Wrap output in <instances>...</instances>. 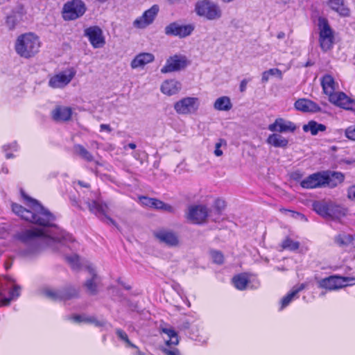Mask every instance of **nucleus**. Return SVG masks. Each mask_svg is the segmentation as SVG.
<instances>
[{"instance_id":"obj_1","label":"nucleus","mask_w":355,"mask_h":355,"mask_svg":"<svg viewBox=\"0 0 355 355\" xmlns=\"http://www.w3.org/2000/svg\"><path fill=\"white\" fill-rule=\"evenodd\" d=\"M23 198L27 201L29 209L21 205L12 203V211L22 219L41 226L42 228L24 230L18 232L16 239L28 247L27 254H33L39 251L44 245L54 250H59L64 245V238L59 227L53 223L55 216L39 202L22 193Z\"/></svg>"},{"instance_id":"obj_2","label":"nucleus","mask_w":355,"mask_h":355,"mask_svg":"<svg viewBox=\"0 0 355 355\" xmlns=\"http://www.w3.org/2000/svg\"><path fill=\"white\" fill-rule=\"evenodd\" d=\"M321 85L323 92L329 96L331 103L343 109L355 111V101L349 98L343 92H335L337 83L329 74L324 75L321 78Z\"/></svg>"},{"instance_id":"obj_3","label":"nucleus","mask_w":355,"mask_h":355,"mask_svg":"<svg viewBox=\"0 0 355 355\" xmlns=\"http://www.w3.org/2000/svg\"><path fill=\"white\" fill-rule=\"evenodd\" d=\"M41 47V42L37 35L33 33L21 34L17 37L15 50L21 58H31L34 57Z\"/></svg>"},{"instance_id":"obj_4","label":"nucleus","mask_w":355,"mask_h":355,"mask_svg":"<svg viewBox=\"0 0 355 355\" xmlns=\"http://www.w3.org/2000/svg\"><path fill=\"white\" fill-rule=\"evenodd\" d=\"M85 202L92 213L103 217L102 220L107 224L116 226V222L107 216L110 211L109 205L103 200L99 193L91 192L90 196L85 200Z\"/></svg>"},{"instance_id":"obj_5","label":"nucleus","mask_w":355,"mask_h":355,"mask_svg":"<svg viewBox=\"0 0 355 355\" xmlns=\"http://www.w3.org/2000/svg\"><path fill=\"white\" fill-rule=\"evenodd\" d=\"M195 12L199 17L209 21H216L223 16L219 4L211 0H198L195 5Z\"/></svg>"},{"instance_id":"obj_6","label":"nucleus","mask_w":355,"mask_h":355,"mask_svg":"<svg viewBox=\"0 0 355 355\" xmlns=\"http://www.w3.org/2000/svg\"><path fill=\"white\" fill-rule=\"evenodd\" d=\"M319 44L321 49L327 52L333 48L335 36L328 20L324 17L318 18Z\"/></svg>"},{"instance_id":"obj_7","label":"nucleus","mask_w":355,"mask_h":355,"mask_svg":"<svg viewBox=\"0 0 355 355\" xmlns=\"http://www.w3.org/2000/svg\"><path fill=\"white\" fill-rule=\"evenodd\" d=\"M208 217L212 219V211H209L206 206L202 205H191L186 212V218L193 224L205 223Z\"/></svg>"},{"instance_id":"obj_8","label":"nucleus","mask_w":355,"mask_h":355,"mask_svg":"<svg viewBox=\"0 0 355 355\" xmlns=\"http://www.w3.org/2000/svg\"><path fill=\"white\" fill-rule=\"evenodd\" d=\"M85 10V5L81 0H72L64 5L62 17L67 21L74 20L83 16Z\"/></svg>"},{"instance_id":"obj_9","label":"nucleus","mask_w":355,"mask_h":355,"mask_svg":"<svg viewBox=\"0 0 355 355\" xmlns=\"http://www.w3.org/2000/svg\"><path fill=\"white\" fill-rule=\"evenodd\" d=\"M200 101L196 97H184L174 104V110L179 114L195 113L199 108Z\"/></svg>"},{"instance_id":"obj_10","label":"nucleus","mask_w":355,"mask_h":355,"mask_svg":"<svg viewBox=\"0 0 355 355\" xmlns=\"http://www.w3.org/2000/svg\"><path fill=\"white\" fill-rule=\"evenodd\" d=\"M76 73L73 68L61 71L50 78L49 85L54 89L63 88L71 81Z\"/></svg>"},{"instance_id":"obj_11","label":"nucleus","mask_w":355,"mask_h":355,"mask_svg":"<svg viewBox=\"0 0 355 355\" xmlns=\"http://www.w3.org/2000/svg\"><path fill=\"white\" fill-rule=\"evenodd\" d=\"M194 28L195 26L193 24H180L178 22H173L165 27L164 33L166 35L184 38L189 36Z\"/></svg>"},{"instance_id":"obj_12","label":"nucleus","mask_w":355,"mask_h":355,"mask_svg":"<svg viewBox=\"0 0 355 355\" xmlns=\"http://www.w3.org/2000/svg\"><path fill=\"white\" fill-rule=\"evenodd\" d=\"M187 64L188 61L186 56L174 55L166 60L165 65L161 69V72L162 73H167L180 71L184 69Z\"/></svg>"},{"instance_id":"obj_13","label":"nucleus","mask_w":355,"mask_h":355,"mask_svg":"<svg viewBox=\"0 0 355 355\" xmlns=\"http://www.w3.org/2000/svg\"><path fill=\"white\" fill-rule=\"evenodd\" d=\"M43 295L51 300H67L78 295V291L74 288H67L62 290L45 288L42 291Z\"/></svg>"},{"instance_id":"obj_14","label":"nucleus","mask_w":355,"mask_h":355,"mask_svg":"<svg viewBox=\"0 0 355 355\" xmlns=\"http://www.w3.org/2000/svg\"><path fill=\"white\" fill-rule=\"evenodd\" d=\"M355 284L354 278L343 277L339 276H331L325 278L320 282L322 288L329 290H336L342 287Z\"/></svg>"},{"instance_id":"obj_15","label":"nucleus","mask_w":355,"mask_h":355,"mask_svg":"<svg viewBox=\"0 0 355 355\" xmlns=\"http://www.w3.org/2000/svg\"><path fill=\"white\" fill-rule=\"evenodd\" d=\"M159 10V6L157 4L153 5L146 10L140 17L137 18L133 21V26L137 28L141 29L146 28L154 21Z\"/></svg>"},{"instance_id":"obj_16","label":"nucleus","mask_w":355,"mask_h":355,"mask_svg":"<svg viewBox=\"0 0 355 355\" xmlns=\"http://www.w3.org/2000/svg\"><path fill=\"white\" fill-rule=\"evenodd\" d=\"M155 238L161 243L167 246L175 247L179 244L178 235L173 231L167 229H160L153 232Z\"/></svg>"},{"instance_id":"obj_17","label":"nucleus","mask_w":355,"mask_h":355,"mask_svg":"<svg viewBox=\"0 0 355 355\" xmlns=\"http://www.w3.org/2000/svg\"><path fill=\"white\" fill-rule=\"evenodd\" d=\"M296 128L294 123L283 118H277L268 125V129L272 132L286 133L293 132Z\"/></svg>"},{"instance_id":"obj_18","label":"nucleus","mask_w":355,"mask_h":355,"mask_svg":"<svg viewBox=\"0 0 355 355\" xmlns=\"http://www.w3.org/2000/svg\"><path fill=\"white\" fill-rule=\"evenodd\" d=\"M85 35L88 37L94 48L102 47L105 42L102 30L98 26H91L85 30Z\"/></svg>"},{"instance_id":"obj_19","label":"nucleus","mask_w":355,"mask_h":355,"mask_svg":"<svg viewBox=\"0 0 355 355\" xmlns=\"http://www.w3.org/2000/svg\"><path fill=\"white\" fill-rule=\"evenodd\" d=\"M322 172H318L310 175L300 182V185L304 189H311L325 187Z\"/></svg>"},{"instance_id":"obj_20","label":"nucleus","mask_w":355,"mask_h":355,"mask_svg":"<svg viewBox=\"0 0 355 355\" xmlns=\"http://www.w3.org/2000/svg\"><path fill=\"white\" fill-rule=\"evenodd\" d=\"M86 267L91 275V278L86 280L84 286L87 288V292L92 295H95L98 292V286L100 283V279L96 272L94 267L92 264H88Z\"/></svg>"},{"instance_id":"obj_21","label":"nucleus","mask_w":355,"mask_h":355,"mask_svg":"<svg viewBox=\"0 0 355 355\" xmlns=\"http://www.w3.org/2000/svg\"><path fill=\"white\" fill-rule=\"evenodd\" d=\"M181 89V83L175 79L164 80L160 87L161 92L168 96L178 94Z\"/></svg>"},{"instance_id":"obj_22","label":"nucleus","mask_w":355,"mask_h":355,"mask_svg":"<svg viewBox=\"0 0 355 355\" xmlns=\"http://www.w3.org/2000/svg\"><path fill=\"white\" fill-rule=\"evenodd\" d=\"M154 60L155 56L153 54L150 53H141L137 55L131 61L130 67L133 69L143 68L146 64L153 62Z\"/></svg>"},{"instance_id":"obj_23","label":"nucleus","mask_w":355,"mask_h":355,"mask_svg":"<svg viewBox=\"0 0 355 355\" xmlns=\"http://www.w3.org/2000/svg\"><path fill=\"white\" fill-rule=\"evenodd\" d=\"M324 180V185L334 188L344 180V175L340 172L322 171Z\"/></svg>"},{"instance_id":"obj_24","label":"nucleus","mask_w":355,"mask_h":355,"mask_svg":"<svg viewBox=\"0 0 355 355\" xmlns=\"http://www.w3.org/2000/svg\"><path fill=\"white\" fill-rule=\"evenodd\" d=\"M295 107L304 112H318L320 111V106L315 102L306 98L297 100L295 103Z\"/></svg>"},{"instance_id":"obj_25","label":"nucleus","mask_w":355,"mask_h":355,"mask_svg":"<svg viewBox=\"0 0 355 355\" xmlns=\"http://www.w3.org/2000/svg\"><path fill=\"white\" fill-rule=\"evenodd\" d=\"M313 209L320 216L327 218L332 207V201L322 200L314 201L312 204Z\"/></svg>"},{"instance_id":"obj_26","label":"nucleus","mask_w":355,"mask_h":355,"mask_svg":"<svg viewBox=\"0 0 355 355\" xmlns=\"http://www.w3.org/2000/svg\"><path fill=\"white\" fill-rule=\"evenodd\" d=\"M72 115V110L69 107L57 106L52 111L53 119L56 121H69Z\"/></svg>"},{"instance_id":"obj_27","label":"nucleus","mask_w":355,"mask_h":355,"mask_svg":"<svg viewBox=\"0 0 355 355\" xmlns=\"http://www.w3.org/2000/svg\"><path fill=\"white\" fill-rule=\"evenodd\" d=\"M9 285L8 286L9 297H6L3 296V293L0 294L1 302L3 305H8L10 301L15 298H17L20 293V287L15 285L12 281L9 279Z\"/></svg>"},{"instance_id":"obj_28","label":"nucleus","mask_w":355,"mask_h":355,"mask_svg":"<svg viewBox=\"0 0 355 355\" xmlns=\"http://www.w3.org/2000/svg\"><path fill=\"white\" fill-rule=\"evenodd\" d=\"M329 7L340 17H348L350 14L349 9L345 5L344 0H329Z\"/></svg>"},{"instance_id":"obj_29","label":"nucleus","mask_w":355,"mask_h":355,"mask_svg":"<svg viewBox=\"0 0 355 355\" xmlns=\"http://www.w3.org/2000/svg\"><path fill=\"white\" fill-rule=\"evenodd\" d=\"M266 143L275 148H285L288 144V140L280 134L274 132L268 137Z\"/></svg>"},{"instance_id":"obj_30","label":"nucleus","mask_w":355,"mask_h":355,"mask_svg":"<svg viewBox=\"0 0 355 355\" xmlns=\"http://www.w3.org/2000/svg\"><path fill=\"white\" fill-rule=\"evenodd\" d=\"M232 106L230 98L227 96L218 98L214 103V108L217 111L227 112L232 108Z\"/></svg>"},{"instance_id":"obj_31","label":"nucleus","mask_w":355,"mask_h":355,"mask_svg":"<svg viewBox=\"0 0 355 355\" xmlns=\"http://www.w3.org/2000/svg\"><path fill=\"white\" fill-rule=\"evenodd\" d=\"M305 288V284H302L299 286H294L292 291L284 297L281 301V309L288 306L290 302L296 297L297 294Z\"/></svg>"},{"instance_id":"obj_32","label":"nucleus","mask_w":355,"mask_h":355,"mask_svg":"<svg viewBox=\"0 0 355 355\" xmlns=\"http://www.w3.org/2000/svg\"><path fill=\"white\" fill-rule=\"evenodd\" d=\"M354 239L355 236L343 232L335 236L334 241L338 246L345 248L352 244Z\"/></svg>"},{"instance_id":"obj_33","label":"nucleus","mask_w":355,"mask_h":355,"mask_svg":"<svg viewBox=\"0 0 355 355\" xmlns=\"http://www.w3.org/2000/svg\"><path fill=\"white\" fill-rule=\"evenodd\" d=\"M303 130L304 132H310L312 135H316L319 132L325 131L326 126L315 121H311L307 124L303 125Z\"/></svg>"},{"instance_id":"obj_34","label":"nucleus","mask_w":355,"mask_h":355,"mask_svg":"<svg viewBox=\"0 0 355 355\" xmlns=\"http://www.w3.org/2000/svg\"><path fill=\"white\" fill-rule=\"evenodd\" d=\"M71 319L76 322H87L94 324L96 327H101L105 324L104 320H97L94 317L76 315L71 317Z\"/></svg>"},{"instance_id":"obj_35","label":"nucleus","mask_w":355,"mask_h":355,"mask_svg":"<svg viewBox=\"0 0 355 355\" xmlns=\"http://www.w3.org/2000/svg\"><path fill=\"white\" fill-rule=\"evenodd\" d=\"M347 209L343 207L336 204L332 202V207L330 209L329 215L327 218H340L346 215Z\"/></svg>"},{"instance_id":"obj_36","label":"nucleus","mask_w":355,"mask_h":355,"mask_svg":"<svg viewBox=\"0 0 355 355\" xmlns=\"http://www.w3.org/2000/svg\"><path fill=\"white\" fill-rule=\"evenodd\" d=\"M162 332L167 336L168 339L166 341V344L178 345L179 343L178 336L176 331L171 327L162 328Z\"/></svg>"},{"instance_id":"obj_37","label":"nucleus","mask_w":355,"mask_h":355,"mask_svg":"<svg viewBox=\"0 0 355 355\" xmlns=\"http://www.w3.org/2000/svg\"><path fill=\"white\" fill-rule=\"evenodd\" d=\"M74 153L87 162L94 161V156L83 146L76 144L73 147Z\"/></svg>"},{"instance_id":"obj_38","label":"nucleus","mask_w":355,"mask_h":355,"mask_svg":"<svg viewBox=\"0 0 355 355\" xmlns=\"http://www.w3.org/2000/svg\"><path fill=\"white\" fill-rule=\"evenodd\" d=\"M225 207V202L223 200L218 199L215 201L214 203V208L213 210H211L210 211H212V220L213 221H218L220 219V216L221 215L222 211L224 209Z\"/></svg>"},{"instance_id":"obj_39","label":"nucleus","mask_w":355,"mask_h":355,"mask_svg":"<svg viewBox=\"0 0 355 355\" xmlns=\"http://www.w3.org/2000/svg\"><path fill=\"white\" fill-rule=\"evenodd\" d=\"M234 286L239 290H244L248 284V278L245 274H240L232 279Z\"/></svg>"},{"instance_id":"obj_40","label":"nucleus","mask_w":355,"mask_h":355,"mask_svg":"<svg viewBox=\"0 0 355 355\" xmlns=\"http://www.w3.org/2000/svg\"><path fill=\"white\" fill-rule=\"evenodd\" d=\"M65 259L73 270H78L80 268V261L77 254H74L70 256H66Z\"/></svg>"},{"instance_id":"obj_41","label":"nucleus","mask_w":355,"mask_h":355,"mask_svg":"<svg viewBox=\"0 0 355 355\" xmlns=\"http://www.w3.org/2000/svg\"><path fill=\"white\" fill-rule=\"evenodd\" d=\"M282 247L284 249H288L290 250H296L300 247V243L297 241H294L289 238H287L282 242Z\"/></svg>"},{"instance_id":"obj_42","label":"nucleus","mask_w":355,"mask_h":355,"mask_svg":"<svg viewBox=\"0 0 355 355\" xmlns=\"http://www.w3.org/2000/svg\"><path fill=\"white\" fill-rule=\"evenodd\" d=\"M211 257L214 263L217 264H221L223 263L224 257L221 252L218 251H211Z\"/></svg>"},{"instance_id":"obj_43","label":"nucleus","mask_w":355,"mask_h":355,"mask_svg":"<svg viewBox=\"0 0 355 355\" xmlns=\"http://www.w3.org/2000/svg\"><path fill=\"white\" fill-rule=\"evenodd\" d=\"M6 24L10 30L14 29L17 24L16 16L14 15L8 16L6 18Z\"/></svg>"},{"instance_id":"obj_44","label":"nucleus","mask_w":355,"mask_h":355,"mask_svg":"<svg viewBox=\"0 0 355 355\" xmlns=\"http://www.w3.org/2000/svg\"><path fill=\"white\" fill-rule=\"evenodd\" d=\"M116 334L121 340L125 342L128 345H130L132 347H136L135 345H133L130 343V340L128 339V335L125 331H123L121 329H118L116 330Z\"/></svg>"},{"instance_id":"obj_45","label":"nucleus","mask_w":355,"mask_h":355,"mask_svg":"<svg viewBox=\"0 0 355 355\" xmlns=\"http://www.w3.org/2000/svg\"><path fill=\"white\" fill-rule=\"evenodd\" d=\"M345 135L348 139L355 141V124L345 129Z\"/></svg>"},{"instance_id":"obj_46","label":"nucleus","mask_w":355,"mask_h":355,"mask_svg":"<svg viewBox=\"0 0 355 355\" xmlns=\"http://www.w3.org/2000/svg\"><path fill=\"white\" fill-rule=\"evenodd\" d=\"M222 145H226L225 141L222 139H219L215 144V150L214 153L216 157H220L223 154V150L220 149Z\"/></svg>"},{"instance_id":"obj_47","label":"nucleus","mask_w":355,"mask_h":355,"mask_svg":"<svg viewBox=\"0 0 355 355\" xmlns=\"http://www.w3.org/2000/svg\"><path fill=\"white\" fill-rule=\"evenodd\" d=\"M153 200L154 198L146 196L139 197V200L141 203L145 206H148L150 207H152Z\"/></svg>"},{"instance_id":"obj_48","label":"nucleus","mask_w":355,"mask_h":355,"mask_svg":"<svg viewBox=\"0 0 355 355\" xmlns=\"http://www.w3.org/2000/svg\"><path fill=\"white\" fill-rule=\"evenodd\" d=\"M267 71L270 76H277L280 80L283 78L282 72L279 69L273 68Z\"/></svg>"},{"instance_id":"obj_49","label":"nucleus","mask_w":355,"mask_h":355,"mask_svg":"<svg viewBox=\"0 0 355 355\" xmlns=\"http://www.w3.org/2000/svg\"><path fill=\"white\" fill-rule=\"evenodd\" d=\"M162 210L171 214H174L175 212V208L173 206L165 202H164Z\"/></svg>"},{"instance_id":"obj_50","label":"nucleus","mask_w":355,"mask_h":355,"mask_svg":"<svg viewBox=\"0 0 355 355\" xmlns=\"http://www.w3.org/2000/svg\"><path fill=\"white\" fill-rule=\"evenodd\" d=\"M163 205H164V202H162L158 199L154 198L152 207L157 209H162Z\"/></svg>"},{"instance_id":"obj_51","label":"nucleus","mask_w":355,"mask_h":355,"mask_svg":"<svg viewBox=\"0 0 355 355\" xmlns=\"http://www.w3.org/2000/svg\"><path fill=\"white\" fill-rule=\"evenodd\" d=\"M347 196L349 199L355 200V184L348 189Z\"/></svg>"},{"instance_id":"obj_52","label":"nucleus","mask_w":355,"mask_h":355,"mask_svg":"<svg viewBox=\"0 0 355 355\" xmlns=\"http://www.w3.org/2000/svg\"><path fill=\"white\" fill-rule=\"evenodd\" d=\"M112 128L110 125L108 124H101L100 125V131H106L107 132H112Z\"/></svg>"},{"instance_id":"obj_53","label":"nucleus","mask_w":355,"mask_h":355,"mask_svg":"<svg viewBox=\"0 0 355 355\" xmlns=\"http://www.w3.org/2000/svg\"><path fill=\"white\" fill-rule=\"evenodd\" d=\"M164 353L166 355H181L180 352L177 349H172V350L165 349L164 350Z\"/></svg>"},{"instance_id":"obj_54","label":"nucleus","mask_w":355,"mask_h":355,"mask_svg":"<svg viewBox=\"0 0 355 355\" xmlns=\"http://www.w3.org/2000/svg\"><path fill=\"white\" fill-rule=\"evenodd\" d=\"M248 81L246 80V79H243L241 83H240V86H239V89L241 92H243L245 91L246 89V87H247V84H248Z\"/></svg>"},{"instance_id":"obj_55","label":"nucleus","mask_w":355,"mask_h":355,"mask_svg":"<svg viewBox=\"0 0 355 355\" xmlns=\"http://www.w3.org/2000/svg\"><path fill=\"white\" fill-rule=\"evenodd\" d=\"M270 75L268 72V71H265L262 73V76H261V81L263 83H267L270 78Z\"/></svg>"},{"instance_id":"obj_56","label":"nucleus","mask_w":355,"mask_h":355,"mask_svg":"<svg viewBox=\"0 0 355 355\" xmlns=\"http://www.w3.org/2000/svg\"><path fill=\"white\" fill-rule=\"evenodd\" d=\"M12 148L13 150L16 151L17 150V143L16 142H13L11 145L10 146H3V150L6 151L7 150V148Z\"/></svg>"},{"instance_id":"obj_57","label":"nucleus","mask_w":355,"mask_h":355,"mask_svg":"<svg viewBox=\"0 0 355 355\" xmlns=\"http://www.w3.org/2000/svg\"><path fill=\"white\" fill-rule=\"evenodd\" d=\"M277 37L278 39H283V38H284V37H285V33H284V32H282V31L279 32V33H277Z\"/></svg>"},{"instance_id":"obj_58","label":"nucleus","mask_w":355,"mask_h":355,"mask_svg":"<svg viewBox=\"0 0 355 355\" xmlns=\"http://www.w3.org/2000/svg\"><path fill=\"white\" fill-rule=\"evenodd\" d=\"M78 184L79 185H80L81 187H89V184H88L84 183L83 182H81V181H78Z\"/></svg>"},{"instance_id":"obj_59","label":"nucleus","mask_w":355,"mask_h":355,"mask_svg":"<svg viewBox=\"0 0 355 355\" xmlns=\"http://www.w3.org/2000/svg\"><path fill=\"white\" fill-rule=\"evenodd\" d=\"M128 146L131 149H135L136 148V144L134 143H130Z\"/></svg>"},{"instance_id":"obj_60","label":"nucleus","mask_w":355,"mask_h":355,"mask_svg":"<svg viewBox=\"0 0 355 355\" xmlns=\"http://www.w3.org/2000/svg\"><path fill=\"white\" fill-rule=\"evenodd\" d=\"M6 157L7 159H10L13 157V155L12 153H6Z\"/></svg>"},{"instance_id":"obj_61","label":"nucleus","mask_w":355,"mask_h":355,"mask_svg":"<svg viewBox=\"0 0 355 355\" xmlns=\"http://www.w3.org/2000/svg\"><path fill=\"white\" fill-rule=\"evenodd\" d=\"M168 2L171 4H175L176 3H178L180 0H168Z\"/></svg>"},{"instance_id":"obj_62","label":"nucleus","mask_w":355,"mask_h":355,"mask_svg":"<svg viewBox=\"0 0 355 355\" xmlns=\"http://www.w3.org/2000/svg\"><path fill=\"white\" fill-rule=\"evenodd\" d=\"M138 155H139V154H138V153H137V152H135V153L133 154V157H134L135 158H136V159H137V158H138Z\"/></svg>"},{"instance_id":"obj_63","label":"nucleus","mask_w":355,"mask_h":355,"mask_svg":"<svg viewBox=\"0 0 355 355\" xmlns=\"http://www.w3.org/2000/svg\"><path fill=\"white\" fill-rule=\"evenodd\" d=\"M136 355H146L145 354L142 353L141 352H138Z\"/></svg>"},{"instance_id":"obj_64","label":"nucleus","mask_w":355,"mask_h":355,"mask_svg":"<svg viewBox=\"0 0 355 355\" xmlns=\"http://www.w3.org/2000/svg\"><path fill=\"white\" fill-rule=\"evenodd\" d=\"M98 1L101 2V3H105V1H107V0H97Z\"/></svg>"}]
</instances>
